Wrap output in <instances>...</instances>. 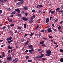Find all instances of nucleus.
<instances>
[{
	"mask_svg": "<svg viewBox=\"0 0 63 63\" xmlns=\"http://www.w3.org/2000/svg\"><path fill=\"white\" fill-rule=\"evenodd\" d=\"M29 51V50H27L25 51V52H27Z\"/></svg>",
	"mask_w": 63,
	"mask_h": 63,
	"instance_id": "50",
	"label": "nucleus"
},
{
	"mask_svg": "<svg viewBox=\"0 0 63 63\" xmlns=\"http://www.w3.org/2000/svg\"><path fill=\"white\" fill-rule=\"evenodd\" d=\"M15 61L16 60V61H18V59L17 58H16L15 59Z\"/></svg>",
	"mask_w": 63,
	"mask_h": 63,
	"instance_id": "37",
	"label": "nucleus"
},
{
	"mask_svg": "<svg viewBox=\"0 0 63 63\" xmlns=\"http://www.w3.org/2000/svg\"><path fill=\"white\" fill-rule=\"evenodd\" d=\"M42 39H44V40H47V38L45 37L43 38Z\"/></svg>",
	"mask_w": 63,
	"mask_h": 63,
	"instance_id": "36",
	"label": "nucleus"
},
{
	"mask_svg": "<svg viewBox=\"0 0 63 63\" xmlns=\"http://www.w3.org/2000/svg\"><path fill=\"white\" fill-rule=\"evenodd\" d=\"M7 27H8V29H10V28H11V27L10 26H7Z\"/></svg>",
	"mask_w": 63,
	"mask_h": 63,
	"instance_id": "57",
	"label": "nucleus"
},
{
	"mask_svg": "<svg viewBox=\"0 0 63 63\" xmlns=\"http://www.w3.org/2000/svg\"><path fill=\"white\" fill-rule=\"evenodd\" d=\"M18 28L19 29H21V28H22V27H20L19 26H18Z\"/></svg>",
	"mask_w": 63,
	"mask_h": 63,
	"instance_id": "45",
	"label": "nucleus"
},
{
	"mask_svg": "<svg viewBox=\"0 0 63 63\" xmlns=\"http://www.w3.org/2000/svg\"><path fill=\"white\" fill-rule=\"evenodd\" d=\"M18 1H21L20 2H23V3L24 2L23 1V0H18Z\"/></svg>",
	"mask_w": 63,
	"mask_h": 63,
	"instance_id": "35",
	"label": "nucleus"
},
{
	"mask_svg": "<svg viewBox=\"0 0 63 63\" xmlns=\"http://www.w3.org/2000/svg\"><path fill=\"white\" fill-rule=\"evenodd\" d=\"M7 48L8 49H12V48H13V47H11V46H9L7 47Z\"/></svg>",
	"mask_w": 63,
	"mask_h": 63,
	"instance_id": "11",
	"label": "nucleus"
},
{
	"mask_svg": "<svg viewBox=\"0 0 63 63\" xmlns=\"http://www.w3.org/2000/svg\"><path fill=\"white\" fill-rule=\"evenodd\" d=\"M8 21L10 22H12V19H10V20H9Z\"/></svg>",
	"mask_w": 63,
	"mask_h": 63,
	"instance_id": "39",
	"label": "nucleus"
},
{
	"mask_svg": "<svg viewBox=\"0 0 63 63\" xmlns=\"http://www.w3.org/2000/svg\"><path fill=\"white\" fill-rule=\"evenodd\" d=\"M28 47L29 48H30L31 49L29 51V52H30L31 54H32L33 53V51L34 50L33 49H33V45H31L28 46Z\"/></svg>",
	"mask_w": 63,
	"mask_h": 63,
	"instance_id": "1",
	"label": "nucleus"
},
{
	"mask_svg": "<svg viewBox=\"0 0 63 63\" xmlns=\"http://www.w3.org/2000/svg\"><path fill=\"white\" fill-rule=\"evenodd\" d=\"M12 55L13 56H14L15 55V53H12Z\"/></svg>",
	"mask_w": 63,
	"mask_h": 63,
	"instance_id": "60",
	"label": "nucleus"
},
{
	"mask_svg": "<svg viewBox=\"0 0 63 63\" xmlns=\"http://www.w3.org/2000/svg\"><path fill=\"white\" fill-rule=\"evenodd\" d=\"M10 26L12 27H13V26H15V24H12L10 25Z\"/></svg>",
	"mask_w": 63,
	"mask_h": 63,
	"instance_id": "41",
	"label": "nucleus"
},
{
	"mask_svg": "<svg viewBox=\"0 0 63 63\" xmlns=\"http://www.w3.org/2000/svg\"><path fill=\"white\" fill-rule=\"evenodd\" d=\"M24 3L23 2H19L18 3H16V5L17 6H19V5H23Z\"/></svg>",
	"mask_w": 63,
	"mask_h": 63,
	"instance_id": "3",
	"label": "nucleus"
},
{
	"mask_svg": "<svg viewBox=\"0 0 63 63\" xmlns=\"http://www.w3.org/2000/svg\"><path fill=\"white\" fill-rule=\"evenodd\" d=\"M35 17V16L33 15V16H32V17L31 18V19H33V18H34Z\"/></svg>",
	"mask_w": 63,
	"mask_h": 63,
	"instance_id": "14",
	"label": "nucleus"
},
{
	"mask_svg": "<svg viewBox=\"0 0 63 63\" xmlns=\"http://www.w3.org/2000/svg\"><path fill=\"white\" fill-rule=\"evenodd\" d=\"M46 23H47L49 21V18H47L46 19Z\"/></svg>",
	"mask_w": 63,
	"mask_h": 63,
	"instance_id": "9",
	"label": "nucleus"
},
{
	"mask_svg": "<svg viewBox=\"0 0 63 63\" xmlns=\"http://www.w3.org/2000/svg\"><path fill=\"white\" fill-rule=\"evenodd\" d=\"M30 58V57L29 56H26V59H29V58Z\"/></svg>",
	"mask_w": 63,
	"mask_h": 63,
	"instance_id": "25",
	"label": "nucleus"
},
{
	"mask_svg": "<svg viewBox=\"0 0 63 63\" xmlns=\"http://www.w3.org/2000/svg\"><path fill=\"white\" fill-rule=\"evenodd\" d=\"M59 9H60V8H59V7L57 8L56 10V12H57V11H58V10H59Z\"/></svg>",
	"mask_w": 63,
	"mask_h": 63,
	"instance_id": "38",
	"label": "nucleus"
},
{
	"mask_svg": "<svg viewBox=\"0 0 63 63\" xmlns=\"http://www.w3.org/2000/svg\"><path fill=\"white\" fill-rule=\"evenodd\" d=\"M12 41H13V40H11L8 41V44H10Z\"/></svg>",
	"mask_w": 63,
	"mask_h": 63,
	"instance_id": "26",
	"label": "nucleus"
},
{
	"mask_svg": "<svg viewBox=\"0 0 63 63\" xmlns=\"http://www.w3.org/2000/svg\"><path fill=\"white\" fill-rule=\"evenodd\" d=\"M29 41H28L26 42V43L25 44V45H28V43H29Z\"/></svg>",
	"mask_w": 63,
	"mask_h": 63,
	"instance_id": "24",
	"label": "nucleus"
},
{
	"mask_svg": "<svg viewBox=\"0 0 63 63\" xmlns=\"http://www.w3.org/2000/svg\"><path fill=\"white\" fill-rule=\"evenodd\" d=\"M21 19H23V20H24V21H27L28 20V19L26 18V17H21Z\"/></svg>",
	"mask_w": 63,
	"mask_h": 63,
	"instance_id": "4",
	"label": "nucleus"
},
{
	"mask_svg": "<svg viewBox=\"0 0 63 63\" xmlns=\"http://www.w3.org/2000/svg\"><path fill=\"white\" fill-rule=\"evenodd\" d=\"M41 49H42V48H40V49H38V50L39 52H40V51H41Z\"/></svg>",
	"mask_w": 63,
	"mask_h": 63,
	"instance_id": "42",
	"label": "nucleus"
},
{
	"mask_svg": "<svg viewBox=\"0 0 63 63\" xmlns=\"http://www.w3.org/2000/svg\"><path fill=\"white\" fill-rule=\"evenodd\" d=\"M49 38H50V39H51V38H52V36H49Z\"/></svg>",
	"mask_w": 63,
	"mask_h": 63,
	"instance_id": "47",
	"label": "nucleus"
},
{
	"mask_svg": "<svg viewBox=\"0 0 63 63\" xmlns=\"http://www.w3.org/2000/svg\"><path fill=\"white\" fill-rule=\"evenodd\" d=\"M25 10H27V7L26 6H25L23 8Z\"/></svg>",
	"mask_w": 63,
	"mask_h": 63,
	"instance_id": "15",
	"label": "nucleus"
},
{
	"mask_svg": "<svg viewBox=\"0 0 63 63\" xmlns=\"http://www.w3.org/2000/svg\"><path fill=\"white\" fill-rule=\"evenodd\" d=\"M17 30H16L15 32V34H16V33H17Z\"/></svg>",
	"mask_w": 63,
	"mask_h": 63,
	"instance_id": "58",
	"label": "nucleus"
},
{
	"mask_svg": "<svg viewBox=\"0 0 63 63\" xmlns=\"http://www.w3.org/2000/svg\"><path fill=\"white\" fill-rule=\"evenodd\" d=\"M37 58H40V55L37 56Z\"/></svg>",
	"mask_w": 63,
	"mask_h": 63,
	"instance_id": "43",
	"label": "nucleus"
},
{
	"mask_svg": "<svg viewBox=\"0 0 63 63\" xmlns=\"http://www.w3.org/2000/svg\"><path fill=\"white\" fill-rule=\"evenodd\" d=\"M36 36H38L39 35V37H40L41 36V33H39V34H37L36 35Z\"/></svg>",
	"mask_w": 63,
	"mask_h": 63,
	"instance_id": "21",
	"label": "nucleus"
},
{
	"mask_svg": "<svg viewBox=\"0 0 63 63\" xmlns=\"http://www.w3.org/2000/svg\"><path fill=\"white\" fill-rule=\"evenodd\" d=\"M16 12L15 11H13L12 13L11 14V15H15V14H16Z\"/></svg>",
	"mask_w": 63,
	"mask_h": 63,
	"instance_id": "12",
	"label": "nucleus"
},
{
	"mask_svg": "<svg viewBox=\"0 0 63 63\" xmlns=\"http://www.w3.org/2000/svg\"><path fill=\"white\" fill-rule=\"evenodd\" d=\"M15 10V11H17L18 13H20V11L17 8Z\"/></svg>",
	"mask_w": 63,
	"mask_h": 63,
	"instance_id": "7",
	"label": "nucleus"
},
{
	"mask_svg": "<svg viewBox=\"0 0 63 63\" xmlns=\"http://www.w3.org/2000/svg\"><path fill=\"white\" fill-rule=\"evenodd\" d=\"M44 55L43 54H42L40 56V58H42V57H43V56H44Z\"/></svg>",
	"mask_w": 63,
	"mask_h": 63,
	"instance_id": "22",
	"label": "nucleus"
},
{
	"mask_svg": "<svg viewBox=\"0 0 63 63\" xmlns=\"http://www.w3.org/2000/svg\"><path fill=\"white\" fill-rule=\"evenodd\" d=\"M17 16H20V17L21 16V14H18Z\"/></svg>",
	"mask_w": 63,
	"mask_h": 63,
	"instance_id": "29",
	"label": "nucleus"
},
{
	"mask_svg": "<svg viewBox=\"0 0 63 63\" xmlns=\"http://www.w3.org/2000/svg\"><path fill=\"white\" fill-rule=\"evenodd\" d=\"M46 56H50L51 54V52L50 50H47Z\"/></svg>",
	"mask_w": 63,
	"mask_h": 63,
	"instance_id": "2",
	"label": "nucleus"
},
{
	"mask_svg": "<svg viewBox=\"0 0 63 63\" xmlns=\"http://www.w3.org/2000/svg\"><path fill=\"white\" fill-rule=\"evenodd\" d=\"M53 30L54 31H57V30L55 29H53Z\"/></svg>",
	"mask_w": 63,
	"mask_h": 63,
	"instance_id": "56",
	"label": "nucleus"
},
{
	"mask_svg": "<svg viewBox=\"0 0 63 63\" xmlns=\"http://www.w3.org/2000/svg\"><path fill=\"white\" fill-rule=\"evenodd\" d=\"M55 12V10H54L53 11H51V14H54V13Z\"/></svg>",
	"mask_w": 63,
	"mask_h": 63,
	"instance_id": "10",
	"label": "nucleus"
},
{
	"mask_svg": "<svg viewBox=\"0 0 63 63\" xmlns=\"http://www.w3.org/2000/svg\"><path fill=\"white\" fill-rule=\"evenodd\" d=\"M39 26H40V25H38L37 26L36 28V29H38V28H39Z\"/></svg>",
	"mask_w": 63,
	"mask_h": 63,
	"instance_id": "44",
	"label": "nucleus"
},
{
	"mask_svg": "<svg viewBox=\"0 0 63 63\" xmlns=\"http://www.w3.org/2000/svg\"><path fill=\"white\" fill-rule=\"evenodd\" d=\"M37 6H39V7H43V6H42V5H37Z\"/></svg>",
	"mask_w": 63,
	"mask_h": 63,
	"instance_id": "33",
	"label": "nucleus"
},
{
	"mask_svg": "<svg viewBox=\"0 0 63 63\" xmlns=\"http://www.w3.org/2000/svg\"><path fill=\"white\" fill-rule=\"evenodd\" d=\"M41 32H45V31L44 30H42L41 31Z\"/></svg>",
	"mask_w": 63,
	"mask_h": 63,
	"instance_id": "64",
	"label": "nucleus"
},
{
	"mask_svg": "<svg viewBox=\"0 0 63 63\" xmlns=\"http://www.w3.org/2000/svg\"><path fill=\"white\" fill-rule=\"evenodd\" d=\"M2 10H0V14H2Z\"/></svg>",
	"mask_w": 63,
	"mask_h": 63,
	"instance_id": "52",
	"label": "nucleus"
},
{
	"mask_svg": "<svg viewBox=\"0 0 63 63\" xmlns=\"http://www.w3.org/2000/svg\"><path fill=\"white\" fill-rule=\"evenodd\" d=\"M46 58H42L43 61H45V60H46Z\"/></svg>",
	"mask_w": 63,
	"mask_h": 63,
	"instance_id": "30",
	"label": "nucleus"
},
{
	"mask_svg": "<svg viewBox=\"0 0 63 63\" xmlns=\"http://www.w3.org/2000/svg\"><path fill=\"white\" fill-rule=\"evenodd\" d=\"M42 46H44V47H46V45H45V44H44L43 45H42Z\"/></svg>",
	"mask_w": 63,
	"mask_h": 63,
	"instance_id": "54",
	"label": "nucleus"
},
{
	"mask_svg": "<svg viewBox=\"0 0 63 63\" xmlns=\"http://www.w3.org/2000/svg\"><path fill=\"white\" fill-rule=\"evenodd\" d=\"M40 12H41V10H39V11L38 12V13H40Z\"/></svg>",
	"mask_w": 63,
	"mask_h": 63,
	"instance_id": "61",
	"label": "nucleus"
},
{
	"mask_svg": "<svg viewBox=\"0 0 63 63\" xmlns=\"http://www.w3.org/2000/svg\"><path fill=\"white\" fill-rule=\"evenodd\" d=\"M60 52H63V50L62 49H60Z\"/></svg>",
	"mask_w": 63,
	"mask_h": 63,
	"instance_id": "46",
	"label": "nucleus"
},
{
	"mask_svg": "<svg viewBox=\"0 0 63 63\" xmlns=\"http://www.w3.org/2000/svg\"><path fill=\"white\" fill-rule=\"evenodd\" d=\"M62 26H59L58 28V29L59 30H60V29H61V28Z\"/></svg>",
	"mask_w": 63,
	"mask_h": 63,
	"instance_id": "19",
	"label": "nucleus"
},
{
	"mask_svg": "<svg viewBox=\"0 0 63 63\" xmlns=\"http://www.w3.org/2000/svg\"><path fill=\"white\" fill-rule=\"evenodd\" d=\"M34 34V32L32 33H31L29 35V36L30 37H31V36H33Z\"/></svg>",
	"mask_w": 63,
	"mask_h": 63,
	"instance_id": "16",
	"label": "nucleus"
},
{
	"mask_svg": "<svg viewBox=\"0 0 63 63\" xmlns=\"http://www.w3.org/2000/svg\"><path fill=\"white\" fill-rule=\"evenodd\" d=\"M13 16H14V15H12L10 16H9V17H13Z\"/></svg>",
	"mask_w": 63,
	"mask_h": 63,
	"instance_id": "53",
	"label": "nucleus"
},
{
	"mask_svg": "<svg viewBox=\"0 0 63 63\" xmlns=\"http://www.w3.org/2000/svg\"><path fill=\"white\" fill-rule=\"evenodd\" d=\"M28 35V34H25L24 37H26V36H27Z\"/></svg>",
	"mask_w": 63,
	"mask_h": 63,
	"instance_id": "55",
	"label": "nucleus"
},
{
	"mask_svg": "<svg viewBox=\"0 0 63 63\" xmlns=\"http://www.w3.org/2000/svg\"><path fill=\"white\" fill-rule=\"evenodd\" d=\"M58 20V19H57L54 21V22L55 23H56V22H57Z\"/></svg>",
	"mask_w": 63,
	"mask_h": 63,
	"instance_id": "34",
	"label": "nucleus"
},
{
	"mask_svg": "<svg viewBox=\"0 0 63 63\" xmlns=\"http://www.w3.org/2000/svg\"><path fill=\"white\" fill-rule=\"evenodd\" d=\"M51 28H48V29L47 30V31H48V32L49 33V32H52V30H51Z\"/></svg>",
	"mask_w": 63,
	"mask_h": 63,
	"instance_id": "6",
	"label": "nucleus"
},
{
	"mask_svg": "<svg viewBox=\"0 0 63 63\" xmlns=\"http://www.w3.org/2000/svg\"><path fill=\"white\" fill-rule=\"evenodd\" d=\"M44 43H45V41H42L40 42V44L41 45H43V44H44Z\"/></svg>",
	"mask_w": 63,
	"mask_h": 63,
	"instance_id": "13",
	"label": "nucleus"
},
{
	"mask_svg": "<svg viewBox=\"0 0 63 63\" xmlns=\"http://www.w3.org/2000/svg\"><path fill=\"white\" fill-rule=\"evenodd\" d=\"M12 39H13V37H12L8 38L6 39V40L7 41H10V40H12Z\"/></svg>",
	"mask_w": 63,
	"mask_h": 63,
	"instance_id": "8",
	"label": "nucleus"
},
{
	"mask_svg": "<svg viewBox=\"0 0 63 63\" xmlns=\"http://www.w3.org/2000/svg\"><path fill=\"white\" fill-rule=\"evenodd\" d=\"M35 10H32V12H35Z\"/></svg>",
	"mask_w": 63,
	"mask_h": 63,
	"instance_id": "62",
	"label": "nucleus"
},
{
	"mask_svg": "<svg viewBox=\"0 0 63 63\" xmlns=\"http://www.w3.org/2000/svg\"><path fill=\"white\" fill-rule=\"evenodd\" d=\"M52 10V9H51L49 11V14L50 13V12Z\"/></svg>",
	"mask_w": 63,
	"mask_h": 63,
	"instance_id": "48",
	"label": "nucleus"
},
{
	"mask_svg": "<svg viewBox=\"0 0 63 63\" xmlns=\"http://www.w3.org/2000/svg\"><path fill=\"white\" fill-rule=\"evenodd\" d=\"M43 51H44V50H43L42 51H41L40 52H39L40 53H42Z\"/></svg>",
	"mask_w": 63,
	"mask_h": 63,
	"instance_id": "51",
	"label": "nucleus"
},
{
	"mask_svg": "<svg viewBox=\"0 0 63 63\" xmlns=\"http://www.w3.org/2000/svg\"><path fill=\"white\" fill-rule=\"evenodd\" d=\"M25 15L26 16H28V13H25Z\"/></svg>",
	"mask_w": 63,
	"mask_h": 63,
	"instance_id": "49",
	"label": "nucleus"
},
{
	"mask_svg": "<svg viewBox=\"0 0 63 63\" xmlns=\"http://www.w3.org/2000/svg\"><path fill=\"white\" fill-rule=\"evenodd\" d=\"M33 19H31V20H30L29 21L30 22V23H32V22H33Z\"/></svg>",
	"mask_w": 63,
	"mask_h": 63,
	"instance_id": "27",
	"label": "nucleus"
},
{
	"mask_svg": "<svg viewBox=\"0 0 63 63\" xmlns=\"http://www.w3.org/2000/svg\"><path fill=\"white\" fill-rule=\"evenodd\" d=\"M19 32H20V33H23V31H22L21 30H20L19 31Z\"/></svg>",
	"mask_w": 63,
	"mask_h": 63,
	"instance_id": "31",
	"label": "nucleus"
},
{
	"mask_svg": "<svg viewBox=\"0 0 63 63\" xmlns=\"http://www.w3.org/2000/svg\"><path fill=\"white\" fill-rule=\"evenodd\" d=\"M6 27L4 26L2 28V29H3V30H5V29H6Z\"/></svg>",
	"mask_w": 63,
	"mask_h": 63,
	"instance_id": "28",
	"label": "nucleus"
},
{
	"mask_svg": "<svg viewBox=\"0 0 63 63\" xmlns=\"http://www.w3.org/2000/svg\"><path fill=\"white\" fill-rule=\"evenodd\" d=\"M60 61L61 62H63V58H62L60 60Z\"/></svg>",
	"mask_w": 63,
	"mask_h": 63,
	"instance_id": "18",
	"label": "nucleus"
},
{
	"mask_svg": "<svg viewBox=\"0 0 63 63\" xmlns=\"http://www.w3.org/2000/svg\"><path fill=\"white\" fill-rule=\"evenodd\" d=\"M12 58L11 57L9 56L7 58V59L8 61H10L12 60Z\"/></svg>",
	"mask_w": 63,
	"mask_h": 63,
	"instance_id": "5",
	"label": "nucleus"
},
{
	"mask_svg": "<svg viewBox=\"0 0 63 63\" xmlns=\"http://www.w3.org/2000/svg\"><path fill=\"white\" fill-rule=\"evenodd\" d=\"M53 43H54L56 45H57V44L56 43V42H55V41H53Z\"/></svg>",
	"mask_w": 63,
	"mask_h": 63,
	"instance_id": "40",
	"label": "nucleus"
},
{
	"mask_svg": "<svg viewBox=\"0 0 63 63\" xmlns=\"http://www.w3.org/2000/svg\"><path fill=\"white\" fill-rule=\"evenodd\" d=\"M59 12L60 13H62V12H63V11H62L59 10Z\"/></svg>",
	"mask_w": 63,
	"mask_h": 63,
	"instance_id": "59",
	"label": "nucleus"
},
{
	"mask_svg": "<svg viewBox=\"0 0 63 63\" xmlns=\"http://www.w3.org/2000/svg\"><path fill=\"white\" fill-rule=\"evenodd\" d=\"M5 56H6L5 55H3L0 58H3V57H5Z\"/></svg>",
	"mask_w": 63,
	"mask_h": 63,
	"instance_id": "23",
	"label": "nucleus"
},
{
	"mask_svg": "<svg viewBox=\"0 0 63 63\" xmlns=\"http://www.w3.org/2000/svg\"><path fill=\"white\" fill-rule=\"evenodd\" d=\"M27 61L28 62H32V60H28Z\"/></svg>",
	"mask_w": 63,
	"mask_h": 63,
	"instance_id": "17",
	"label": "nucleus"
},
{
	"mask_svg": "<svg viewBox=\"0 0 63 63\" xmlns=\"http://www.w3.org/2000/svg\"><path fill=\"white\" fill-rule=\"evenodd\" d=\"M24 13H25V12H24V11H22V12H21V13H22V14H24Z\"/></svg>",
	"mask_w": 63,
	"mask_h": 63,
	"instance_id": "63",
	"label": "nucleus"
},
{
	"mask_svg": "<svg viewBox=\"0 0 63 63\" xmlns=\"http://www.w3.org/2000/svg\"><path fill=\"white\" fill-rule=\"evenodd\" d=\"M24 28H26V24H24Z\"/></svg>",
	"mask_w": 63,
	"mask_h": 63,
	"instance_id": "20",
	"label": "nucleus"
},
{
	"mask_svg": "<svg viewBox=\"0 0 63 63\" xmlns=\"http://www.w3.org/2000/svg\"><path fill=\"white\" fill-rule=\"evenodd\" d=\"M6 9L7 11H10V10H11V9H10V8H6Z\"/></svg>",
	"mask_w": 63,
	"mask_h": 63,
	"instance_id": "32",
	"label": "nucleus"
}]
</instances>
